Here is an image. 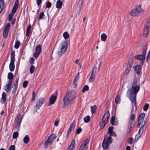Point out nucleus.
Instances as JSON below:
<instances>
[{"label":"nucleus","instance_id":"f257e3e1","mask_svg":"<svg viewBox=\"0 0 150 150\" xmlns=\"http://www.w3.org/2000/svg\"><path fill=\"white\" fill-rule=\"evenodd\" d=\"M137 81L134 79L131 86V90L128 89L127 91V94L129 96V98L132 103H136V95L140 89V86L137 84Z\"/></svg>","mask_w":150,"mask_h":150},{"label":"nucleus","instance_id":"f03ea898","mask_svg":"<svg viewBox=\"0 0 150 150\" xmlns=\"http://www.w3.org/2000/svg\"><path fill=\"white\" fill-rule=\"evenodd\" d=\"M113 127H109L108 129L107 134H109L110 135L107 138V136L106 135L104 137V138L102 144V146L104 149H107L109 145L112 143V139L111 136H112L115 137L117 136L116 133L113 131Z\"/></svg>","mask_w":150,"mask_h":150},{"label":"nucleus","instance_id":"7ed1b4c3","mask_svg":"<svg viewBox=\"0 0 150 150\" xmlns=\"http://www.w3.org/2000/svg\"><path fill=\"white\" fill-rule=\"evenodd\" d=\"M76 92L75 91L71 90L64 95L63 101L64 107L68 106L71 104L75 98Z\"/></svg>","mask_w":150,"mask_h":150},{"label":"nucleus","instance_id":"20e7f679","mask_svg":"<svg viewBox=\"0 0 150 150\" xmlns=\"http://www.w3.org/2000/svg\"><path fill=\"white\" fill-rule=\"evenodd\" d=\"M144 12V10L142 8V4H139L132 9L129 13L130 15L132 16L136 17L141 16Z\"/></svg>","mask_w":150,"mask_h":150},{"label":"nucleus","instance_id":"39448f33","mask_svg":"<svg viewBox=\"0 0 150 150\" xmlns=\"http://www.w3.org/2000/svg\"><path fill=\"white\" fill-rule=\"evenodd\" d=\"M68 45L67 40H65L63 41L59 45L58 49V54L61 55L64 54L67 50Z\"/></svg>","mask_w":150,"mask_h":150},{"label":"nucleus","instance_id":"423d86ee","mask_svg":"<svg viewBox=\"0 0 150 150\" xmlns=\"http://www.w3.org/2000/svg\"><path fill=\"white\" fill-rule=\"evenodd\" d=\"M110 114L108 112H106L102 117V121L100 122V128L103 129L105 126L110 117Z\"/></svg>","mask_w":150,"mask_h":150},{"label":"nucleus","instance_id":"0eeeda50","mask_svg":"<svg viewBox=\"0 0 150 150\" xmlns=\"http://www.w3.org/2000/svg\"><path fill=\"white\" fill-rule=\"evenodd\" d=\"M18 0H16L14 5L13 6V8L12 9V11L9 15L8 20L9 21H10L12 20L14 14L16 11L18 7Z\"/></svg>","mask_w":150,"mask_h":150},{"label":"nucleus","instance_id":"6e6552de","mask_svg":"<svg viewBox=\"0 0 150 150\" xmlns=\"http://www.w3.org/2000/svg\"><path fill=\"white\" fill-rule=\"evenodd\" d=\"M15 52H11V62L9 64V69L11 71H13L15 68Z\"/></svg>","mask_w":150,"mask_h":150},{"label":"nucleus","instance_id":"1a4fd4ad","mask_svg":"<svg viewBox=\"0 0 150 150\" xmlns=\"http://www.w3.org/2000/svg\"><path fill=\"white\" fill-rule=\"evenodd\" d=\"M145 116V114L144 113H142L139 115L138 119V123L137 125V127H139L140 125L144 126L146 124V122L143 121Z\"/></svg>","mask_w":150,"mask_h":150},{"label":"nucleus","instance_id":"9d476101","mask_svg":"<svg viewBox=\"0 0 150 150\" xmlns=\"http://www.w3.org/2000/svg\"><path fill=\"white\" fill-rule=\"evenodd\" d=\"M89 143V140L86 139L83 140L81 143L79 150H87Z\"/></svg>","mask_w":150,"mask_h":150},{"label":"nucleus","instance_id":"9b49d317","mask_svg":"<svg viewBox=\"0 0 150 150\" xmlns=\"http://www.w3.org/2000/svg\"><path fill=\"white\" fill-rule=\"evenodd\" d=\"M45 98L42 97L39 98L37 100L36 105L34 107L35 110H38L44 103Z\"/></svg>","mask_w":150,"mask_h":150},{"label":"nucleus","instance_id":"f8f14e48","mask_svg":"<svg viewBox=\"0 0 150 150\" xmlns=\"http://www.w3.org/2000/svg\"><path fill=\"white\" fill-rule=\"evenodd\" d=\"M150 26L149 21H147L145 24L143 30V36L145 38L146 37L149 32V28Z\"/></svg>","mask_w":150,"mask_h":150},{"label":"nucleus","instance_id":"ddd939ff","mask_svg":"<svg viewBox=\"0 0 150 150\" xmlns=\"http://www.w3.org/2000/svg\"><path fill=\"white\" fill-rule=\"evenodd\" d=\"M135 115L134 114L132 115L130 117L128 125V130L129 131V132L131 130L133 123L135 120Z\"/></svg>","mask_w":150,"mask_h":150},{"label":"nucleus","instance_id":"4468645a","mask_svg":"<svg viewBox=\"0 0 150 150\" xmlns=\"http://www.w3.org/2000/svg\"><path fill=\"white\" fill-rule=\"evenodd\" d=\"M146 50L144 49L143 50L142 54L141 55H135L134 58L135 59L141 60L142 62L144 61L145 59V56L146 54Z\"/></svg>","mask_w":150,"mask_h":150},{"label":"nucleus","instance_id":"2eb2a0df","mask_svg":"<svg viewBox=\"0 0 150 150\" xmlns=\"http://www.w3.org/2000/svg\"><path fill=\"white\" fill-rule=\"evenodd\" d=\"M41 50V46L40 45H38L36 46L35 48V52L33 56L36 59L40 54Z\"/></svg>","mask_w":150,"mask_h":150},{"label":"nucleus","instance_id":"dca6fc26","mask_svg":"<svg viewBox=\"0 0 150 150\" xmlns=\"http://www.w3.org/2000/svg\"><path fill=\"white\" fill-rule=\"evenodd\" d=\"M102 63V61H100L98 66V68H97V67H94L92 69L91 73L96 75V73L99 72Z\"/></svg>","mask_w":150,"mask_h":150},{"label":"nucleus","instance_id":"f3484780","mask_svg":"<svg viewBox=\"0 0 150 150\" xmlns=\"http://www.w3.org/2000/svg\"><path fill=\"white\" fill-rule=\"evenodd\" d=\"M56 95H52L49 99V103L50 105L53 104L55 102L57 98V91H56L55 93Z\"/></svg>","mask_w":150,"mask_h":150},{"label":"nucleus","instance_id":"a211bd4d","mask_svg":"<svg viewBox=\"0 0 150 150\" xmlns=\"http://www.w3.org/2000/svg\"><path fill=\"white\" fill-rule=\"evenodd\" d=\"M12 83L11 82V81L10 80L8 81V83L4 86V89L6 92H8L10 90L11 88Z\"/></svg>","mask_w":150,"mask_h":150},{"label":"nucleus","instance_id":"6ab92c4d","mask_svg":"<svg viewBox=\"0 0 150 150\" xmlns=\"http://www.w3.org/2000/svg\"><path fill=\"white\" fill-rule=\"evenodd\" d=\"M17 125H16V127L17 129H18L22 121V116L21 115H19L17 116Z\"/></svg>","mask_w":150,"mask_h":150},{"label":"nucleus","instance_id":"aec40b11","mask_svg":"<svg viewBox=\"0 0 150 150\" xmlns=\"http://www.w3.org/2000/svg\"><path fill=\"white\" fill-rule=\"evenodd\" d=\"M75 140L73 139L68 147L67 150H75Z\"/></svg>","mask_w":150,"mask_h":150},{"label":"nucleus","instance_id":"412c9836","mask_svg":"<svg viewBox=\"0 0 150 150\" xmlns=\"http://www.w3.org/2000/svg\"><path fill=\"white\" fill-rule=\"evenodd\" d=\"M53 140L48 137L47 139L45 142V148H47V146L50 145L52 142Z\"/></svg>","mask_w":150,"mask_h":150},{"label":"nucleus","instance_id":"4be33fe9","mask_svg":"<svg viewBox=\"0 0 150 150\" xmlns=\"http://www.w3.org/2000/svg\"><path fill=\"white\" fill-rule=\"evenodd\" d=\"M133 68L134 70L136 72L137 74L138 75L141 71V69L140 65H137L135 66Z\"/></svg>","mask_w":150,"mask_h":150},{"label":"nucleus","instance_id":"5701e85b","mask_svg":"<svg viewBox=\"0 0 150 150\" xmlns=\"http://www.w3.org/2000/svg\"><path fill=\"white\" fill-rule=\"evenodd\" d=\"M6 95L5 92H3L2 94V97L1 99V102L2 103H4L6 100Z\"/></svg>","mask_w":150,"mask_h":150},{"label":"nucleus","instance_id":"b1692460","mask_svg":"<svg viewBox=\"0 0 150 150\" xmlns=\"http://www.w3.org/2000/svg\"><path fill=\"white\" fill-rule=\"evenodd\" d=\"M110 122L112 125H117L118 124L117 122L115 121V117L113 116L111 117L110 119Z\"/></svg>","mask_w":150,"mask_h":150},{"label":"nucleus","instance_id":"393cba45","mask_svg":"<svg viewBox=\"0 0 150 150\" xmlns=\"http://www.w3.org/2000/svg\"><path fill=\"white\" fill-rule=\"evenodd\" d=\"M62 2L59 0L57 1L56 4V7L57 8H60L62 7Z\"/></svg>","mask_w":150,"mask_h":150},{"label":"nucleus","instance_id":"a878e982","mask_svg":"<svg viewBox=\"0 0 150 150\" xmlns=\"http://www.w3.org/2000/svg\"><path fill=\"white\" fill-rule=\"evenodd\" d=\"M96 75L91 73V76L89 79L88 81L89 82H93L95 79Z\"/></svg>","mask_w":150,"mask_h":150},{"label":"nucleus","instance_id":"bb28decb","mask_svg":"<svg viewBox=\"0 0 150 150\" xmlns=\"http://www.w3.org/2000/svg\"><path fill=\"white\" fill-rule=\"evenodd\" d=\"M29 140V137L28 135L25 136L23 138V142L25 144H28Z\"/></svg>","mask_w":150,"mask_h":150},{"label":"nucleus","instance_id":"cd10ccee","mask_svg":"<svg viewBox=\"0 0 150 150\" xmlns=\"http://www.w3.org/2000/svg\"><path fill=\"white\" fill-rule=\"evenodd\" d=\"M107 38L106 35L104 33H102L101 35V39L102 41H105Z\"/></svg>","mask_w":150,"mask_h":150},{"label":"nucleus","instance_id":"c85d7f7f","mask_svg":"<svg viewBox=\"0 0 150 150\" xmlns=\"http://www.w3.org/2000/svg\"><path fill=\"white\" fill-rule=\"evenodd\" d=\"M35 68L33 65H31L29 69L30 73V74H32L35 71Z\"/></svg>","mask_w":150,"mask_h":150},{"label":"nucleus","instance_id":"c756f323","mask_svg":"<svg viewBox=\"0 0 150 150\" xmlns=\"http://www.w3.org/2000/svg\"><path fill=\"white\" fill-rule=\"evenodd\" d=\"M8 79H9L8 81H11V82H12V79L13 78V74L11 73H9L8 74Z\"/></svg>","mask_w":150,"mask_h":150},{"label":"nucleus","instance_id":"7c9ffc66","mask_svg":"<svg viewBox=\"0 0 150 150\" xmlns=\"http://www.w3.org/2000/svg\"><path fill=\"white\" fill-rule=\"evenodd\" d=\"M96 106L94 105L93 106H91V113L93 114L96 112Z\"/></svg>","mask_w":150,"mask_h":150},{"label":"nucleus","instance_id":"2f4dec72","mask_svg":"<svg viewBox=\"0 0 150 150\" xmlns=\"http://www.w3.org/2000/svg\"><path fill=\"white\" fill-rule=\"evenodd\" d=\"M89 90V87L87 85H85L83 87L81 91L82 92L84 93L86 91H88Z\"/></svg>","mask_w":150,"mask_h":150},{"label":"nucleus","instance_id":"473e14b6","mask_svg":"<svg viewBox=\"0 0 150 150\" xmlns=\"http://www.w3.org/2000/svg\"><path fill=\"white\" fill-rule=\"evenodd\" d=\"M31 25L30 24L27 28L26 35V36H29L31 29Z\"/></svg>","mask_w":150,"mask_h":150},{"label":"nucleus","instance_id":"72a5a7b5","mask_svg":"<svg viewBox=\"0 0 150 150\" xmlns=\"http://www.w3.org/2000/svg\"><path fill=\"white\" fill-rule=\"evenodd\" d=\"M69 34L67 32H65L63 34V36L64 38L65 39V40L68 38H69Z\"/></svg>","mask_w":150,"mask_h":150},{"label":"nucleus","instance_id":"f704fd0d","mask_svg":"<svg viewBox=\"0 0 150 150\" xmlns=\"http://www.w3.org/2000/svg\"><path fill=\"white\" fill-rule=\"evenodd\" d=\"M20 45V42L18 41H17L15 42L14 47L15 48L17 49L19 48Z\"/></svg>","mask_w":150,"mask_h":150},{"label":"nucleus","instance_id":"c9c22d12","mask_svg":"<svg viewBox=\"0 0 150 150\" xmlns=\"http://www.w3.org/2000/svg\"><path fill=\"white\" fill-rule=\"evenodd\" d=\"M10 27V23L7 24L5 26L4 30L9 31V29Z\"/></svg>","mask_w":150,"mask_h":150},{"label":"nucleus","instance_id":"e433bc0d","mask_svg":"<svg viewBox=\"0 0 150 150\" xmlns=\"http://www.w3.org/2000/svg\"><path fill=\"white\" fill-rule=\"evenodd\" d=\"M18 80H19V78H18L16 79V81H15L14 82V90L15 89H16L17 87Z\"/></svg>","mask_w":150,"mask_h":150},{"label":"nucleus","instance_id":"4c0bfd02","mask_svg":"<svg viewBox=\"0 0 150 150\" xmlns=\"http://www.w3.org/2000/svg\"><path fill=\"white\" fill-rule=\"evenodd\" d=\"M83 120L86 123L88 122L90 120V117L89 116H87L84 117L83 118Z\"/></svg>","mask_w":150,"mask_h":150},{"label":"nucleus","instance_id":"58836bf2","mask_svg":"<svg viewBox=\"0 0 150 150\" xmlns=\"http://www.w3.org/2000/svg\"><path fill=\"white\" fill-rule=\"evenodd\" d=\"M120 96L118 95L117 96L115 99V102L116 103H120Z\"/></svg>","mask_w":150,"mask_h":150},{"label":"nucleus","instance_id":"ea45409f","mask_svg":"<svg viewBox=\"0 0 150 150\" xmlns=\"http://www.w3.org/2000/svg\"><path fill=\"white\" fill-rule=\"evenodd\" d=\"M18 136V133L17 132H14L13 134V139H16Z\"/></svg>","mask_w":150,"mask_h":150},{"label":"nucleus","instance_id":"a19ab883","mask_svg":"<svg viewBox=\"0 0 150 150\" xmlns=\"http://www.w3.org/2000/svg\"><path fill=\"white\" fill-rule=\"evenodd\" d=\"M45 16L44 14V13L43 12H41L39 16V20L40 19H43L44 18V17Z\"/></svg>","mask_w":150,"mask_h":150},{"label":"nucleus","instance_id":"79ce46f5","mask_svg":"<svg viewBox=\"0 0 150 150\" xmlns=\"http://www.w3.org/2000/svg\"><path fill=\"white\" fill-rule=\"evenodd\" d=\"M4 6V4L3 0H0V7L3 9Z\"/></svg>","mask_w":150,"mask_h":150},{"label":"nucleus","instance_id":"37998d69","mask_svg":"<svg viewBox=\"0 0 150 150\" xmlns=\"http://www.w3.org/2000/svg\"><path fill=\"white\" fill-rule=\"evenodd\" d=\"M140 126L141 127L139 130V133L140 135H141L142 133L144 130L143 126H142L141 125H140Z\"/></svg>","mask_w":150,"mask_h":150},{"label":"nucleus","instance_id":"c03bdc74","mask_svg":"<svg viewBox=\"0 0 150 150\" xmlns=\"http://www.w3.org/2000/svg\"><path fill=\"white\" fill-rule=\"evenodd\" d=\"M8 31H6V30H4V32L3 33V36L4 38H6L8 35Z\"/></svg>","mask_w":150,"mask_h":150},{"label":"nucleus","instance_id":"a18cd8bd","mask_svg":"<svg viewBox=\"0 0 150 150\" xmlns=\"http://www.w3.org/2000/svg\"><path fill=\"white\" fill-rule=\"evenodd\" d=\"M131 67L130 66L127 67L125 69V72L126 74H128L130 71Z\"/></svg>","mask_w":150,"mask_h":150},{"label":"nucleus","instance_id":"49530a36","mask_svg":"<svg viewBox=\"0 0 150 150\" xmlns=\"http://www.w3.org/2000/svg\"><path fill=\"white\" fill-rule=\"evenodd\" d=\"M149 104L148 103H146L145 104L143 110L144 111H146L149 107Z\"/></svg>","mask_w":150,"mask_h":150},{"label":"nucleus","instance_id":"de8ad7c7","mask_svg":"<svg viewBox=\"0 0 150 150\" xmlns=\"http://www.w3.org/2000/svg\"><path fill=\"white\" fill-rule=\"evenodd\" d=\"M28 81H24L23 83V87L24 88H26L28 85Z\"/></svg>","mask_w":150,"mask_h":150},{"label":"nucleus","instance_id":"09e8293b","mask_svg":"<svg viewBox=\"0 0 150 150\" xmlns=\"http://www.w3.org/2000/svg\"><path fill=\"white\" fill-rule=\"evenodd\" d=\"M75 122L73 121V123L70 125V127L71 129H73L75 127Z\"/></svg>","mask_w":150,"mask_h":150},{"label":"nucleus","instance_id":"8fccbe9b","mask_svg":"<svg viewBox=\"0 0 150 150\" xmlns=\"http://www.w3.org/2000/svg\"><path fill=\"white\" fill-rule=\"evenodd\" d=\"M35 59L33 57H31L29 60L30 64H31L34 63Z\"/></svg>","mask_w":150,"mask_h":150},{"label":"nucleus","instance_id":"3c124183","mask_svg":"<svg viewBox=\"0 0 150 150\" xmlns=\"http://www.w3.org/2000/svg\"><path fill=\"white\" fill-rule=\"evenodd\" d=\"M52 6V4L51 2H47L46 4V7L47 8H49L51 7Z\"/></svg>","mask_w":150,"mask_h":150},{"label":"nucleus","instance_id":"603ef678","mask_svg":"<svg viewBox=\"0 0 150 150\" xmlns=\"http://www.w3.org/2000/svg\"><path fill=\"white\" fill-rule=\"evenodd\" d=\"M36 94L35 92L33 91L32 93V101H34L35 100Z\"/></svg>","mask_w":150,"mask_h":150},{"label":"nucleus","instance_id":"864d4df0","mask_svg":"<svg viewBox=\"0 0 150 150\" xmlns=\"http://www.w3.org/2000/svg\"><path fill=\"white\" fill-rule=\"evenodd\" d=\"M49 137L53 140V139H55L56 138V136L55 135L53 134L51 135Z\"/></svg>","mask_w":150,"mask_h":150},{"label":"nucleus","instance_id":"5fc2aeb1","mask_svg":"<svg viewBox=\"0 0 150 150\" xmlns=\"http://www.w3.org/2000/svg\"><path fill=\"white\" fill-rule=\"evenodd\" d=\"M79 73H78V75H77L75 78H74V81H76V82H78V81L79 79Z\"/></svg>","mask_w":150,"mask_h":150},{"label":"nucleus","instance_id":"6e6d98bb","mask_svg":"<svg viewBox=\"0 0 150 150\" xmlns=\"http://www.w3.org/2000/svg\"><path fill=\"white\" fill-rule=\"evenodd\" d=\"M150 58V50L148 54L147 55L146 58V61L148 62L149 59Z\"/></svg>","mask_w":150,"mask_h":150},{"label":"nucleus","instance_id":"4d7b16f0","mask_svg":"<svg viewBox=\"0 0 150 150\" xmlns=\"http://www.w3.org/2000/svg\"><path fill=\"white\" fill-rule=\"evenodd\" d=\"M82 130V129L81 128H78L76 131V133L77 134H79L81 133Z\"/></svg>","mask_w":150,"mask_h":150},{"label":"nucleus","instance_id":"13d9d810","mask_svg":"<svg viewBox=\"0 0 150 150\" xmlns=\"http://www.w3.org/2000/svg\"><path fill=\"white\" fill-rule=\"evenodd\" d=\"M9 150H15V146L14 145H11L9 149Z\"/></svg>","mask_w":150,"mask_h":150},{"label":"nucleus","instance_id":"bf43d9fd","mask_svg":"<svg viewBox=\"0 0 150 150\" xmlns=\"http://www.w3.org/2000/svg\"><path fill=\"white\" fill-rule=\"evenodd\" d=\"M36 3L38 6H39L42 3V0H36Z\"/></svg>","mask_w":150,"mask_h":150},{"label":"nucleus","instance_id":"052dcab7","mask_svg":"<svg viewBox=\"0 0 150 150\" xmlns=\"http://www.w3.org/2000/svg\"><path fill=\"white\" fill-rule=\"evenodd\" d=\"M73 83L74 84V88H76L77 86V82L76 81H73Z\"/></svg>","mask_w":150,"mask_h":150},{"label":"nucleus","instance_id":"680f3d73","mask_svg":"<svg viewBox=\"0 0 150 150\" xmlns=\"http://www.w3.org/2000/svg\"><path fill=\"white\" fill-rule=\"evenodd\" d=\"M128 142L130 144H132L133 142V139L132 138H129V139Z\"/></svg>","mask_w":150,"mask_h":150},{"label":"nucleus","instance_id":"e2e57ef3","mask_svg":"<svg viewBox=\"0 0 150 150\" xmlns=\"http://www.w3.org/2000/svg\"><path fill=\"white\" fill-rule=\"evenodd\" d=\"M59 124V120L56 121L54 122V125L56 126H58Z\"/></svg>","mask_w":150,"mask_h":150},{"label":"nucleus","instance_id":"0e129e2a","mask_svg":"<svg viewBox=\"0 0 150 150\" xmlns=\"http://www.w3.org/2000/svg\"><path fill=\"white\" fill-rule=\"evenodd\" d=\"M72 130L70 128H69L68 132H67V134L68 135L70 133L71 131Z\"/></svg>","mask_w":150,"mask_h":150},{"label":"nucleus","instance_id":"69168bd1","mask_svg":"<svg viewBox=\"0 0 150 150\" xmlns=\"http://www.w3.org/2000/svg\"><path fill=\"white\" fill-rule=\"evenodd\" d=\"M131 149V148H130V146H127L126 147V149L127 150H130V149Z\"/></svg>","mask_w":150,"mask_h":150},{"label":"nucleus","instance_id":"338daca9","mask_svg":"<svg viewBox=\"0 0 150 150\" xmlns=\"http://www.w3.org/2000/svg\"><path fill=\"white\" fill-rule=\"evenodd\" d=\"M81 66H82V64H81L80 63H79V68L80 69H81Z\"/></svg>","mask_w":150,"mask_h":150},{"label":"nucleus","instance_id":"774afa93","mask_svg":"<svg viewBox=\"0 0 150 150\" xmlns=\"http://www.w3.org/2000/svg\"><path fill=\"white\" fill-rule=\"evenodd\" d=\"M15 20H13L12 22H11V23L12 24H14L15 23Z\"/></svg>","mask_w":150,"mask_h":150}]
</instances>
